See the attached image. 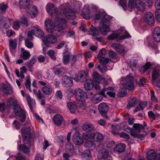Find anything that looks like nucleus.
Returning a JSON list of instances; mask_svg holds the SVG:
<instances>
[{"label":"nucleus","instance_id":"f257e3e1","mask_svg":"<svg viewBox=\"0 0 160 160\" xmlns=\"http://www.w3.org/2000/svg\"><path fill=\"white\" fill-rule=\"evenodd\" d=\"M46 8L48 13L52 17H55V19L54 23L49 19L45 20V25L46 30L49 32L53 33L57 29L58 32H60V34L58 36L59 37L64 33V30L67 27V22L60 17L61 15L52 3H48Z\"/></svg>","mask_w":160,"mask_h":160},{"label":"nucleus","instance_id":"f03ea898","mask_svg":"<svg viewBox=\"0 0 160 160\" xmlns=\"http://www.w3.org/2000/svg\"><path fill=\"white\" fill-rule=\"evenodd\" d=\"M71 3L72 6H70L68 3H64L61 6L60 8L63 11L65 17L69 19L73 20L75 19L76 16L74 12L70 8V7H72L79 9L82 4L80 1L77 2L75 0H72Z\"/></svg>","mask_w":160,"mask_h":160},{"label":"nucleus","instance_id":"7ed1b4c3","mask_svg":"<svg viewBox=\"0 0 160 160\" xmlns=\"http://www.w3.org/2000/svg\"><path fill=\"white\" fill-rule=\"evenodd\" d=\"M131 36L123 28H121L118 30L117 32L113 33L108 36V40L110 41L115 39L118 41L126 38H129Z\"/></svg>","mask_w":160,"mask_h":160},{"label":"nucleus","instance_id":"20e7f679","mask_svg":"<svg viewBox=\"0 0 160 160\" xmlns=\"http://www.w3.org/2000/svg\"><path fill=\"white\" fill-rule=\"evenodd\" d=\"M105 17L104 18L107 19V20H103L101 22L102 25L99 28V30L102 35H106L110 31L109 25L110 24V20L111 19V17L108 15H105L104 13Z\"/></svg>","mask_w":160,"mask_h":160},{"label":"nucleus","instance_id":"39448f33","mask_svg":"<svg viewBox=\"0 0 160 160\" xmlns=\"http://www.w3.org/2000/svg\"><path fill=\"white\" fill-rule=\"evenodd\" d=\"M98 152V158L100 160H106L110 156L108 151L106 149L104 145L102 144H99L97 148Z\"/></svg>","mask_w":160,"mask_h":160},{"label":"nucleus","instance_id":"423d86ee","mask_svg":"<svg viewBox=\"0 0 160 160\" xmlns=\"http://www.w3.org/2000/svg\"><path fill=\"white\" fill-rule=\"evenodd\" d=\"M133 79L132 77L128 76L125 78L122 79L121 82V83L124 89L130 90H132L134 89L135 86Z\"/></svg>","mask_w":160,"mask_h":160},{"label":"nucleus","instance_id":"0eeeda50","mask_svg":"<svg viewBox=\"0 0 160 160\" xmlns=\"http://www.w3.org/2000/svg\"><path fill=\"white\" fill-rule=\"evenodd\" d=\"M74 94L76 99L79 101L84 102L87 98L86 93L81 88H78L75 89Z\"/></svg>","mask_w":160,"mask_h":160},{"label":"nucleus","instance_id":"6e6552de","mask_svg":"<svg viewBox=\"0 0 160 160\" xmlns=\"http://www.w3.org/2000/svg\"><path fill=\"white\" fill-rule=\"evenodd\" d=\"M14 112L16 115L20 117V120L23 122L25 121L26 116L25 112L23 110L19 105H16L13 109Z\"/></svg>","mask_w":160,"mask_h":160},{"label":"nucleus","instance_id":"1a4fd4ad","mask_svg":"<svg viewBox=\"0 0 160 160\" xmlns=\"http://www.w3.org/2000/svg\"><path fill=\"white\" fill-rule=\"evenodd\" d=\"M152 83L158 88H160V71L154 69L152 72Z\"/></svg>","mask_w":160,"mask_h":160},{"label":"nucleus","instance_id":"9d476101","mask_svg":"<svg viewBox=\"0 0 160 160\" xmlns=\"http://www.w3.org/2000/svg\"><path fill=\"white\" fill-rule=\"evenodd\" d=\"M83 138L80 136V133L79 132H76L72 138L73 143L77 145H81L83 144Z\"/></svg>","mask_w":160,"mask_h":160},{"label":"nucleus","instance_id":"9b49d317","mask_svg":"<svg viewBox=\"0 0 160 160\" xmlns=\"http://www.w3.org/2000/svg\"><path fill=\"white\" fill-rule=\"evenodd\" d=\"M43 43L46 46H47V42L51 43H56L57 42V39L56 37L52 35H49L47 36L45 38L42 39Z\"/></svg>","mask_w":160,"mask_h":160},{"label":"nucleus","instance_id":"f8f14e48","mask_svg":"<svg viewBox=\"0 0 160 160\" xmlns=\"http://www.w3.org/2000/svg\"><path fill=\"white\" fill-rule=\"evenodd\" d=\"M27 12L29 17L32 18H34L37 17L38 13V10L36 6L32 5L30 6Z\"/></svg>","mask_w":160,"mask_h":160},{"label":"nucleus","instance_id":"ddd939ff","mask_svg":"<svg viewBox=\"0 0 160 160\" xmlns=\"http://www.w3.org/2000/svg\"><path fill=\"white\" fill-rule=\"evenodd\" d=\"M93 77L94 80L96 83L99 84L102 83L104 85H106L107 84L108 82L105 81V79H104V78H103L97 72H93Z\"/></svg>","mask_w":160,"mask_h":160},{"label":"nucleus","instance_id":"4468645a","mask_svg":"<svg viewBox=\"0 0 160 160\" xmlns=\"http://www.w3.org/2000/svg\"><path fill=\"white\" fill-rule=\"evenodd\" d=\"M107 94L111 97L114 98L115 96V91L114 89L111 87L108 88H104L101 91V94L103 95L104 97H105V92L107 91Z\"/></svg>","mask_w":160,"mask_h":160},{"label":"nucleus","instance_id":"2eb2a0df","mask_svg":"<svg viewBox=\"0 0 160 160\" xmlns=\"http://www.w3.org/2000/svg\"><path fill=\"white\" fill-rule=\"evenodd\" d=\"M98 109L102 117L107 118V113L108 110V107L105 103H100L98 106Z\"/></svg>","mask_w":160,"mask_h":160},{"label":"nucleus","instance_id":"dca6fc26","mask_svg":"<svg viewBox=\"0 0 160 160\" xmlns=\"http://www.w3.org/2000/svg\"><path fill=\"white\" fill-rule=\"evenodd\" d=\"M145 21L149 25L152 26L154 24V18L152 14L150 12H147L144 16Z\"/></svg>","mask_w":160,"mask_h":160},{"label":"nucleus","instance_id":"f3484780","mask_svg":"<svg viewBox=\"0 0 160 160\" xmlns=\"http://www.w3.org/2000/svg\"><path fill=\"white\" fill-rule=\"evenodd\" d=\"M62 83L65 87H71L73 85V82L71 77L65 75L62 78Z\"/></svg>","mask_w":160,"mask_h":160},{"label":"nucleus","instance_id":"a211bd4d","mask_svg":"<svg viewBox=\"0 0 160 160\" xmlns=\"http://www.w3.org/2000/svg\"><path fill=\"white\" fill-rule=\"evenodd\" d=\"M111 47L120 53H124L126 51L125 48L123 45L119 44L113 43L111 45Z\"/></svg>","mask_w":160,"mask_h":160},{"label":"nucleus","instance_id":"6ab92c4d","mask_svg":"<svg viewBox=\"0 0 160 160\" xmlns=\"http://www.w3.org/2000/svg\"><path fill=\"white\" fill-rule=\"evenodd\" d=\"M30 128L29 127L23 128L22 130V134L24 141L28 140L30 136Z\"/></svg>","mask_w":160,"mask_h":160},{"label":"nucleus","instance_id":"aec40b11","mask_svg":"<svg viewBox=\"0 0 160 160\" xmlns=\"http://www.w3.org/2000/svg\"><path fill=\"white\" fill-rule=\"evenodd\" d=\"M52 121L56 125L59 126L62 124L63 121V118L59 114H56L53 118Z\"/></svg>","mask_w":160,"mask_h":160},{"label":"nucleus","instance_id":"412c9836","mask_svg":"<svg viewBox=\"0 0 160 160\" xmlns=\"http://www.w3.org/2000/svg\"><path fill=\"white\" fill-rule=\"evenodd\" d=\"M87 75L86 73L83 71H81L79 72L78 76L75 77L74 79L77 82L79 81L83 82L86 80Z\"/></svg>","mask_w":160,"mask_h":160},{"label":"nucleus","instance_id":"4be33fe9","mask_svg":"<svg viewBox=\"0 0 160 160\" xmlns=\"http://www.w3.org/2000/svg\"><path fill=\"white\" fill-rule=\"evenodd\" d=\"M82 137L83 140L92 139L95 137V133L93 132H87L82 133Z\"/></svg>","mask_w":160,"mask_h":160},{"label":"nucleus","instance_id":"5701e85b","mask_svg":"<svg viewBox=\"0 0 160 160\" xmlns=\"http://www.w3.org/2000/svg\"><path fill=\"white\" fill-rule=\"evenodd\" d=\"M126 146L125 144L120 143L116 145L113 149L114 152L116 153L120 154L124 151Z\"/></svg>","mask_w":160,"mask_h":160},{"label":"nucleus","instance_id":"b1692460","mask_svg":"<svg viewBox=\"0 0 160 160\" xmlns=\"http://www.w3.org/2000/svg\"><path fill=\"white\" fill-rule=\"evenodd\" d=\"M153 37L155 41L160 42V28L156 27L153 31Z\"/></svg>","mask_w":160,"mask_h":160},{"label":"nucleus","instance_id":"393cba45","mask_svg":"<svg viewBox=\"0 0 160 160\" xmlns=\"http://www.w3.org/2000/svg\"><path fill=\"white\" fill-rule=\"evenodd\" d=\"M157 155L154 150H149L147 152V159L148 160H155Z\"/></svg>","mask_w":160,"mask_h":160},{"label":"nucleus","instance_id":"a878e982","mask_svg":"<svg viewBox=\"0 0 160 160\" xmlns=\"http://www.w3.org/2000/svg\"><path fill=\"white\" fill-rule=\"evenodd\" d=\"M20 56L22 59L27 60L30 57L31 54L29 52L23 48H22L21 50Z\"/></svg>","mask_w":160,"mask_h":160},{"label":"nucleus","instance_id":"bb28decb","mask_svg":"<svg viewBox=\"0 0 160 160\" xmlns=\"http://www.w3.org/2000/svg\"><path fill=\"white\" fill-rule=\"evenodd\" d=\"M88 33L94 37H97L100 34L98 29L92 25L89 28V30L88 31Z\"/></svg>","mask_w":160,"mask_h":160},{"label":"nucleus","instance_id":"cd10ccee","mask_svg":"<svg viewBox=\"0 0 160 160\" xmlns=\"http://www.w3.org/2000/svg\"><path fill=\"white\" fill-rule=\"evenodd\" d=\"M32 31L34 32V35L39 38H42L44 35V32L38 27H33Z\"/></svg>","mask_w":160,"mask_h":160},{"label":"nucleus","instance_id":"c85d7f7f","mask_svg":"<svg viewBox=\"0 0 160 160\" xmlns=\"http://www.w3.org/2000/svg\"><path fill=\"white\" fill-rule=\"evenodd\" d=\"M82 130L84 131H91L94 129V127L93 125L90 123L86 122L82 125Z\"/></svg>","mask_w":160,"mask_h":160},{"label":"nucleus","instance_id":"c756f323","mask_svg":"<svg viewBox=\"0 0 160 160\" xmlns=\"http://www.w3.org/2000/svg\"><path fill=\"white\" fill-rule=\"evenodd\" d=\"M135 7L138 10L142 12H144L145 8L144 4L140 0L136 1Z\"/></svg>","mask_w":160,"mask_h":160},{"label":"nucleus","instance_id":"7c9ffc66","mask_svg":"<svg viewBox=\"0 0 160 160\" xmlns=\"http://www.w3.org/2000/svg\"><path fill=\"white\" fill-rule=\"evenodd\" d=\"M67 105L70 112L72 113H74L76 112L77 107L76 104L73 102H69L67 103Z\"/></svg>","mask_w":160,"mask_h":160},{"label":"nucleus","instance_id":"2f4dec72","mask_svg":"<svg viewBox=\"0 0 160 160\" xmlns=\"http://www.w3.org/2000/svg\"><path fill=\"white\" fill-rule=\"evenodd\" d=\"M103 95L101 94V92L100 94H97L94 96L92 98V102L95 104L98 103L101 101L103 99Z\"/></svg>","mask_w":160,"mask_h":160},{"label":"nucleus","instance_id":"473e14b6","mask_svg":"<svg viewBox=\"0 0 160 160\" xmlns=\"http://www.w3.org/2000/svg\"><path fill=\"white\" fill-rule=\"evenodd\" d=\"M26 97L29 107L32 112V105H34L35 104V100L32 99L29 94H26Z\"/></svg>","mask_w":160,"mask_h":160},{"label":"nucleus","instance_id":"72a5a7b5","mask_svg":"<svg viewBox=\"0 0 160 160\" xmlns=\"http://www.w3.org/2000/svg\"><path fill=\"white\" fill-rule=\"evenodd\" d=\"M104 13H105V15H108L105 12H99L97 14H96L95 15V19L96 20H98L100 19H101V23L102 22L103 20H104V21L107 20V19L104 18L105 15H103Z\"/></svg>","mask_w":160,"mask_h":160},{"label":"nucleus","instance_id":"f704fd0d","mask_svg":"<svg viewBox=\"0 0 160 160\" xmlns=\"http://www.w3.org/2000/svg\"><path fill=\"white\" fill-rule=\"evenodd\" d=\"M130 133L132 136L134 137L140 139L141 140H143L146 135L145 133L138 135V133H136V132L134 130H131L130 131Z\"/></svg>","mask_w":160,"mask_h":160},{"label":"nucleus","instance_id":"c9c22d12","mask_svg":"<svg viewBox=\"0 0 160 160\" xmlns=\"http://www.w3.org/2000/svg\"><path fill=\"white\" fill-rule=\"evenodd\" d=\"M93 86L92 81L89 79H87L84 84V88L87 90H91L93 88Z\"/></svg>","mask_w":160,"mask_h":160},{"label":"nucleus","instance_id":"e433bc0d","mask_svg":"<svg viewBox=\"0 0 160 160\" xmlns=\"http://www.w3.org/2000/svg\"><path fill=\"white\" fill-rule=\"evenodd\" d=\"M133 127L134 129L131 130H134L136 132V133H138L137 132L139 133L143 130V126L139 123L134 124Z\"/></svg>","mask_w":160,"mask_h":160},{"label":"nucleus","instance_id":"4c0bfd02","mask_svg":"<svg viewBox=\"0 0 160 160\" xmlns=\"http://www.w3.org/2000/svg\"><path fill=\"white\" fill-rule=\"evenodd\" d=\"M85 147L89 148L91 149H93L96 148L95 142L92 141H87L84 144Z\"/></svg>","mask_w":160,"mask_h":160},{"label":"nucleus","instance_id":"58836bf2","mask_svg":"<svg viewBox=\"0 0 160 160\" xmlns=\"http://www.w3.org/2000/svg\"><path fill=\"white\" fill-rule=\"evenodd\" d=\"M7 106L9 108H12L13 109L15 106L18 105L16 103L15 100L12 98H9L7 100Z\"/></svg>","mask_w":160,"mask_h":160},{"label":"nucleus","instance_id":"ea45409f","mask_svg":"<svg viewBox=\"0 0 160 160\" xmlns=\"http://www.w3.org/2000/svg\"><path fill=\"white\" fill-rule=\"evenodd\" d=\"M17 42V40L16 39H14L13 40L11 39L9 40V49L11 52H12V49H14L16 48Z\"/></svg>","mask_w":160,"mask_h":160},{"label":"nucleus","instance_id":"a19ab883","mask_svg":"<svg viewBox=\"0 0 160 160\" xmlns=\"http://www.w3.org/2000/svg\"><path fill=\"white\" fill-rule=\"evenodd\" d=\"M30 0H20L19 5L21 8H25L29 5Z\"/></svg>","mask_w":160,"mask_h":160},{"label":"nucleus","instance_id":"79ce46f5","mask_svg":"<svg viewBox=\"0 0 160 160\" xmlns=\"http://www.w3.org/2000/svg\"><path fill=\"white\" fill-rule=\"evenodd\" d=\"M43 93L46 95H49L52 92V88L49 85H46L42 88Z\"/></svg>","mask_w":160,"mask_h":160},{"label":"nucleus","instance_id":"37998d69","mask_svg":"<svg viewBox=\"0 0 160 160\" xmlns=\"http://www.w3.org/2000/svg\"><path fill=\"white\" fill-rule=\"evenodd\" d=\"M2 90L3 92L8 94H10L12 93V90L11 88L8 87L6 85H4L2 86Z\"/></svg>","mask_w":160,"mask_h":160},{"label":"nucleus","instance_id":"c03bdc74","mask_svg":"<svg viewBox=\"0 0 160 160\" xmlns=\"http://www.w3.org/2000/svg\"><path fill=\"white\" fill-rule=\"evenodd\" d=\"M18 148L20 151H22L25 153H28L30 152L29 148L24 145H20Z\"/></svg>","mask_w":160,"mask_h":160},{"label":"nucleus","instance_id":"a18cd8bd","mask_svg":"<svg viewBox=\"0 0 160 160\" xmlns=\"http://www.w3.org/2000/svg\"><path fill=\"white\" fill-rule=\"evenodd\" d=\"M66 150L68 152H74V145L71 143L68 142L66 145Z\"/></svg>","mask_w":160,"mask_h":160},{"label":"nucleus","instance_id":"49530a36","mask_svg":"<svg viewBox=\"0 0 160 160\" xmlns=\"http://www.w3.org/2000/svg\"><path fill=\"white\" fill-rule=\"evenodd\" d=\"M82 17L85 19H88L90 17V13L88 9L84 8L83 11L82 12Z\"/></svg>","mask_w":160,"mask_h":160},{"label":"nucleus","instance_id":"de8ad7c7","mask_svg":"<svg viewBox=\"0 0 160 160\" xmlns=\"http://www.w3.org/2000/svg\"><path fill=\"white\" fill-rule=\"evenodd\" d=\"M96 141L97 142H101L103 139V136L102 134L100 132H97L95 133Z\"/></svg>","mask_w":160,"mask_h":160},{"label":"nucleus","instance_id":"09e8293b","mask_svg":"<svg viewBox=\"0 0 160 160\" xmlns=\"http://www.w3.org/2000/svg\"><path fill=\"white\" fill-rule=\"evenodd\" d=\"M135 7V2L134 3V0H129V2L128 4V10L130 11L134 8Z\"/></svg>","mask_w":160,"mask_h":160},{"label":"nucleus","instance_id":"8fccbe9b","mask_svg":"<svg viewBox=\"0 0 160 160\" xmlns=\"http://www.w3.org/2000/svg\"><path fill=\"white\" fill-rule=\"evenodd\" d=\"M26 81L25 83V85L26 88L29 89V91L31 92L32 90L30 88L31 81L30 76L29 75L27 76L26 77Z\"/></svg>","mask_w":160,"mask_h":160},{"label":"nucleus","instance_id":"3c124183","mask_svg":"<svg viewBox=\"0 0 160 160\" xmlns=\"http://www.w3.org/2000/svg\"><path fill=\"white\" fill-rule=\"evenodd\" d=\"M63 62L65 65H67L70 63V55L69 54L63 56L62 58Z\"/></svg>","mask_w":160,"mask_h":160},{"label":"nucleus","instance_id":"603ef678","mask_svg":"<svg viewBox=\"0 0 160 160\" xmlns=\"http://www.w3.org/2000/svg\"><path fill=\"white\" fill-rule=\"evenodd\" d=\"M138 100L135 98H132L128 104V107L129 108L135 106L137 104Z\"/></svg>","mask_w":160,"mask_h":160},{"label":"nucleus","instance_id":"864d4df0","mask_svg":"<svg viewBox=\"0 0 160 160\" xmlns=\"http://www.w3.org/2000/svg\"><path fill=\"white\" fill-rule=\"evenodd\" d=\"M78 57L79 55H70V63L72 65L74 64L78 59Z\"/></svg>","mask_w":160,"mask_h":160},{"label":"nucleus","instance_id":"5fc2aeb1","mask_svg":"<svg viewBox=\"0 0 160 160\" xmlns=\"http://www.w3.org/2000/svg\"><path fill=\"white\" fill-rule=\"evenodd\" d=\"M66 72V70L63 68L57 69L55 72V74L57 75H62L64 74Z\"/></svg>","mask_w":160,"mask_h":160},{"label":"nucleus","instance_id":"6e6d98bb","mask_svg":"<svg viewBox=\"0 0 160 160\" xmlns=\"http://www.w3.org/2000/svg\"><path fill=\"white\" fill-rule=\"evenodd\" d=\"M20 22L18 20H16L13 22V24L12 27L15 30H18L20 28Z\"/></svg>","mask_w":160,"mask_h":160},{"label":"nucleus","instance_id":"4d7b16f0","mask_svg":"<svg viewBox=\"0 0 160 160\" xmlns=\"http://www.w3.org/2000/svg\"><path fill=\"white\" fill-rule=\"evenodd\" d=\"M36 61V58L35 57H33L30 60L28 63V68H29L33 65Z\"/></svg>","mask_w":160,"mask_h":160},{"label":"nucleus","instance_id":"13d9d810","mask_svg":"<svg viewBox=\"0 0 160 160\" xmlns=\"http://www.w3.org/2000/svg\"><path fill=\"white\" fill-rule=\"evenodd\" d=\"M21 22L23 26L27 27L28 25V19L24 17H23L21 19Z\"/></svg>","mask_w":160,"mask_h":160},{"label":"nucleus","instance_id":"bf43d9fd","mask_svg":"<svg viewBox=\"0 0 160 160\" xmlns=\"http://www.w3.org/2000/svg\"><path fill=\"white\" fill-rule=\"evenodd\" d=\"M106 50L104 48H103L100 51L98 54L97 55V57L98 58H100L102 56L106 54Z\"/></svg>","mask_w":160,"mask_h":160},{"label":"nucleus","instance_id":"052dcab7","mask_svg":"<svg viewBox=\"0 0 160 160\" xmlns=\"http://www.w3.org/2000/svg\"><path fill=\"white\" fill-rule=\"evenodd\" d=\"M151 66V64L150 62L147 63L142 68V69L144 72L147 71Z\"/></svg>","mask_w":160,"mask_h":160},{"label":"nucleus","instance_id":"680f3d73","mask_svg":"<svg viewBox=\"0 0 160 160\" xmlns=\"http://www.w3.org/2000/svg\"><path fill=\"white\" fill-rule=\"evenodd\" d=\"M110 59L108 58L102 57L99 60V61L102 64H106L108 63Z\"/></svg>","mask_w":160,"mask_h":160},{"label":"nucleus","instance_id":"e2e57ef3","mask_svg":"<svg viewBox=\"0 0 160 160\" xmlns=\"http://www.w3.org/2000/svg\"><path fill=\"white\" fill-rule=\"evenodd\" d=\"M119 4L125 10L126 8V0H120L119 2Z\"/></svg>","mask_w":160,"mask_h":160},{"label":"nucleus","instance_id":"0e129e2a","mask_svg":"<svg viewBox=\"0 0 160 160\" xmlns=\"http://www.w3.org/2000/svg\"><path fill=\"white\" fill-rule=\"evenodd\" d=\"M25 44L26 47L29 48H32L33 47V44L32 42L28 40H25Z\"/></svg>","mask_w":160,"mask_h":160},{"label":"nucleus","instance_id":"69168bd1","mask_svg":"<svg viewBox=\"0 0 160 160\" xmlns=\"http://www.w3.org/2000/svg\"><path fill=\"white\" fill-rule=\"evenodd\" d=\"M13 123L14 127L17 129H19L20 127L21 126V124L17 120L14 121Z\"/></svg>","mask_w":160,"mask_h":160},{"label":"nucleus","instance_id":"338daca9","mask_svg":"<svg viewBox=\"0 0 160 160\" xmlns=\"http://www.w3.org/2000/svg\"><path fill=\"white\" fill-rule=\"evenodd\" d=\"M44 156L41 153H38L35 156V160H43Z\"/></svg>","mask_w":160,"mask_h":160},{"label":"nucleus","instance_id":"774afa93","mask_svg":"<svg viewBox=\"0 0 160 160\" xmlns=\"http://www.w3.org/2000/svg\"><path fill=\"white\" fill-rule=\"evenodd\" d=\"M156 19L158 22H160V9L155 12Z\"/></svg>","mask_w":160,"mask_h":160}]
</instances>
